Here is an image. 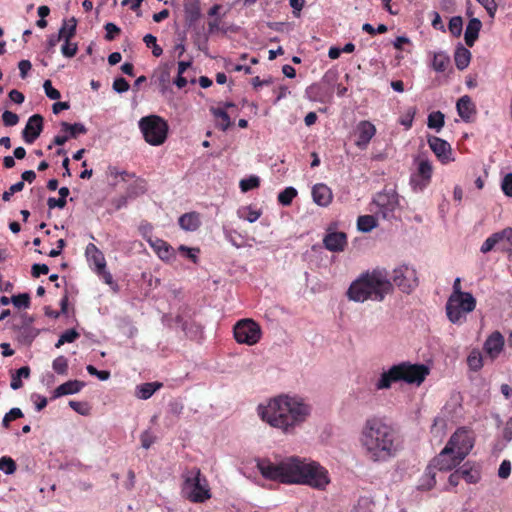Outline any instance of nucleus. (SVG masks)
Listing matches in <instances>:
<instances>
[{
    "label": "nucleus",
    "instance_id": "1",
    "mask_svg": "<svg viewBox=\"0 0 512 512\" xmlns=\"http://www.w3.org/2000/svg\"><path fill=\"white\" fill-rule=\"evenodd\" d=\"M257 467L264 478L283 484L307 485L324 491L331 482L328 470L307 458L291 456L279 463L264 459L258 462Z\"/></svg>",
    "mask_w": 512,
    "mask_h": 512
},
{
    "label": "nucleus",
    "instance_id": "2",
    "mask_svg": "<svg viewBox=\"0 0 512 512\" xmlns=\"http://www.w3.org/2000/svg\"><path fill=\"white\" fill-rule=\"evenodd\" d=\"M359 441L366 458L374 463L387 462L402 450L398 431L378 417L365 421Z\"/></svg>",
    "mask_w": 512,
    "mask_h": 512
},
{
    "label": "nucleus",
    "instance_id": "3",
    "mask_svg": "<svg viewBox=\"0 0 512 512\" xmlns=\"http://www.w3.org/2000/svg\"><path fill=\"white\" fill-rule=\"evenodd\" d=\"M259 417L286 434L294 433L309 417L311 407L298 397L280 395L257 407Z\"/></svg>",
    "mask_w": 512,
    "mask_h": 512
},
{
    "label": "nucleus",
    "instance_id": "4",
    "mask_svg": "<svg viewBox=\"0 0 512 512\" xmlns=\"http://www.w3.org/2000/svg\"><path fill=\"white\" fill-rule=\"evenodd\" d=\"M393 290L392 283L388 279L385 270L374 269L372 272L363 273L352 282L347 295L356 302H364L368 299L382 301Z\"/></svg>",
    "mask_w": 512,
    "mask_h": 512
},
{
    "label": "nucleus",
    "instance_id": "5",
    "mask_svg": "<svg viewBox=\"0 0 512 512\" xmlns=\"http://www.w3.org/2000/svg\"><path fill=\"white\" fill-rule=\"evenodd\" d=\"M429 374V369L424 364H412L401 362L384 371L378 379L375 387L377 390L389 389L392 383L404 381L408 384L420 385Z\"/></svg>",
    "mask_w": 512,
    "mask_h": 512
},
{
    "label": "nucleus",
    "instance_id": "6",
    "mask_svg": "<svg viewBox=\"0 0 512 512\" xmlns=\"http://www.w3.org/2000/svg\"><path fill=\"white\" fill-rule=\"evenodd\" d=\"M182 495L192 503H204L211 498L208 480L199 468H192L183 475Z\"/></svg>",
    "mask_w": 512,
    "mask_h": 512
},
{
    "label": "nucleus",
    "instance_id": "7",
    "mask_svg": "<svg viewBox=\"0 0 512 512\" xmlns=\"http://www.w3.org/2000/svg\"><path fill=\"white\" fill-rule=\"evenodd\" d=\"M138 125L144 140L152 146L162 145L168 137L169 125L161 116H144Z\"/></svg>",
    "mask_w": 512,
    "mask_h": 512
},
{
    "label": "nucleus",
    "instance_id": "8",
    "mask_svg": "<svg viewBox=\"0 0 512 512\" xmlns=\"http://www.w3.org/2000/svg\"><path fill=\"white\" fill-rule=\"evenodd\" d=\"M465 296H449L446 302V314L453 324H462L466 321V315L476 308V299L471 293Z\"/></svg>",
    "mask_w": 512,
    "mask_h": 512
},
{
    "label": "nucleus",
    "instance_id": "9",
    "mask_svg": "<svg viewBox=\"0 0 512 512\" xmlns=\"http://www.w3.org/2000/svg\"><path fill=\"white\" fill-rule=\"evenodd\" d=\"M234 338L239 344L255 345L261 339V327L252 319L239 320L233 328Z\"/></svg>",
    "mask_w": 512,
    "mask_h": 512
},
{
    "label": "nucleus",
    "instance_id": "10",
    "mask_svg": "<svg viewBox=\"0 0 512 512\" xmlns=\"http://www.w3.org/2000/svg\"><path fill=\"white\" fill-rule=\"evenodd\" d=\"M446 446L464 460L474 446V439L467 428L460 427L451 435Z\"/></svg>",
    "mask_w": 512,
    "mask_h": 512
},
{
    "label": "nucleus",
    "instance_id": "11",
    "mask_svg": "<svg viewBox=\"0 0 512 512\" xmlns=\"http://www.w3.org/2000/svg\"><path fill=\"white\" fill-rule=\"evenodd\" d=\"M462 461L463 459L459 455L453 453L450 447L445 445L440 453L431 460L429 466L435 471L448 472L458 467Z\"/></svg>",
    "mask_w": 512,
    "mask_h": 512
},
{
    "label": "nucleus",
    "instance_id": "12",
    "mask_svg": "<svg viewBox=\"0 0 512 512\" xmlns=\"http://www.w3.org/2000/svg\"><path fill=\"white\" fill-rule=\"evenodd\" d=\"M433 167L428 159H419L417 170L410 177V185L414 191H423L431 182Z\"/></svg>",
    "mask_w": 512,
    "mask_h": 512
},
{
    "label": "nucleus",
    "instance_id": "13",
    "mask_svg": "<svg viewBox=\"0 0 512 512\" xmlns=\"http://www.w3.org/2000/svg\"><path fill=\"white\" fill-rule=\"evenodd\" d=\"M393 281L404 293H410L418 285L416 271L407 265L394 269Z\"/></svg>",
    "mask_w": 512,
    "mask_h": 512
},
{
    "label": "nucleus",
    "instance_id": "14",
    "mask_svg": "<svg viewBox=\"0 0 512 512\" xmlns=\"http://www.w3.org/2000/svg\"><path fill=\"white\" fill-rule=\"evenodd\" d=\"M373 203L379 208V213L386 218L398 204L397 194L393 190H384L375 195Z\"/></svg>",
    "mask_w": 512,
    "mask_h": 512
},
{
    "label": "nucleus",
    "instance_id": "15",
    "mask_svg": "<svg viewBox=\"0 0 512 512\" xmlns=\"http://www.w3.org/2000/svg\"><path fill=\"white\" fill-rule=\"evenodd\" d=\"M44 118L40 114H34L28 118L22 131V138L27 144H33L40 136L44 127Z\"/></svg>",
    "mask_w": 512,
    "mask_h": 512
},
{
    "label": "nucleus",
    "instance_id": "16",
    "mask_svg": "<svg viewBox=\"0 0 512 512\" xmlns=\"http://www.w3.org/2000/svg\"><path fill=\"white\" fill-rule=\"evenodd\" d=\"M355 134V145L359 149L365 150L376 134V127L370 121L362 120L357 124Z\"/></svg>",
    "mask_w": 512,
    "mask_h": 512
},
{
    "label": "nucleus",
    "instance_id": "17",
    "mask_svg": "<svg viewBox=\"0 0 512 512\" xmlns=\"http://www.w3.org/2000/svg\"><path fill=\"white\" fill-rule=\"evenodd\" d=\"M428 144L440 162L446 164L452 160V149L447 141L436 136H431L428 138Z\"/></svg>",
    "mask_w": 512,
    "mask_h": 512
},
{
    "label": "nucleus",
    "instance_id": "18",
    "mask_svg": "<svg viewBox=\"0 0 512 512\" xmlns=\"http://www.w3.org/2000/svg\"><path fill=\"white\" fill-rule=\"evenodd\" d=\"M505 340L499 331H494L486 339L483 350L491 358L496 359L504 348Z\"/></svg>",
    "mask_w": 512,
    "mask_h": 512
},
{
    "label": "nucleus",
    "instance_id": "19",
    "mask_svg": "<svg viewBox=\"0 0 512 512\" xmlns=\"http://www.w3.org/2000/svg\"><path fill=\"white\" fill-rule=\"evenodd\" d=\"M323 244L331 252H342L347 246V235L344 232L328 231Z\"/></svg>",
    "mask_w": 512,
    "mask_h": 512
},
{
    "label": "nucleus",
    "instance_id": "20",
    "mask_svg": "<svg viewBox=\"0 0 512 512\" xmlns=\"http://www.w3.org/2000/svg\"><path fill=\"white\" fill-rule=\"evenodd\" d=\"M313 201L321 207H327L333 200L331 189L324 183H317L312 187Z\"/></svg>",
    "mask_w": 512,
    "mask_h": 512
},
{
    "label": "nucleus",
    "instance_id": "21",
    "mask_svg": "<svg viewBox=\"0 0 512 512\" xmlns=\"http://www.w3.org/2000/svg\"><path fill=\"white\" fill-rule=\"evenodd\" d=\"M85 256L90 266H94V271L103 270L106 267V260L103 252L93 243H89L85 249Z\"/></svg>",
    "mask_w": 512,
    "mask_h": 512
},
{
    "label": "nucleus",
    "instance_id": "22",
    "mask_svg": "<svg viewBox=\"0 0 512 512\" xmlns=\"http://www.w3.org/2000/svg\"><path fill=\"white\" fill-rule=\"evenodd\" d=\"M458 472L461 479L468 484H476L481 480L480 466L475 463H471L469 461L464 463L458 468Z\"/></svg>",
    "mask_w": 512,
    "mask_h": 512
},
{
    "label": "nucleus",
    "instance_id": "23",
    "mask_svg": "<svg viewBox=\"0 0 512 512\" xmlns=\"http://www.w3.org/2000/svg\"><path fill=\"white\" fill-rule=\"evenodd\" d=\"M149 243L161 260L171 261L175 258V250L168 242L156 238L155 240H150Z\"/></svg>",
    "mask_w": 512,
    "mask_h": 512
},
{
    "label": "nucleus",
    "instance_id": "24",
    "mask_svg": "<svg viewBox=\"0 0 512 512\" xmlns=\"http://www.w3.org/2000/svg\"><path fill=\"white\" fill-rule=\"evenodd\" d=\"M201 17V7L198 1H190L184 4V18L188 27H192Z\"/></svg>",
    "mask_w": 512,
    "mask_h": 512
},
{
    "label": "nucleus",
    "instance_id": "25",
    "mask_svg": "<svg viewBox=\"0 0 512 512\" xmlns=\"http://www.w3.org/2000/svg\"><path fill=\"white\" fill-rule=\"evenodd\" d=\"M178 224L185 231H196L201 225L200 214L195 211L185 213L179 217Z\"/></svg>",
    "mask_w": 512,
    "mask_h": 512
},
{
    "label": "nucleus",
    "instance_id": "26",
    "mask_svg": "<svg viewBox=\"0 0 512 512\" xmlns=\"http://www.w3.org/2000/svg\"><path fill=\"white\" fill-rule=\"evenodd\" d=\"M482 23L478 18H472L469 20L465 30V43L467 46L472 47L475 41L478 39Z\"/></svg>",
    "mask_w": 512,
    "mask_h": 512
},
{
    "label": "nucleus",
    "instance_id": "27",
    "mask_svg": "<svg viewBox=\"0 0 512 512\" xmlns=\"http://www.w3.org/2000/svg\"><path fill=\"white\" fill-rule=\"evenodd\" d=\"M84 382L79 380H69L59 385L54 390V397H61L64 395H70L79 392L84 387Z\"/></svg>",
    "mask_w": 512,
    "mask_h": 512
},
{
    "label": "nucleus",
    "instance_id": "28",
    "mask_svg": "<svg viewBox=\"0 0 512 512\" xmlns=\"http://www.w3.org/2000/svg\"><path fill=\"white\" fill-rule=\"evenodd\" d=\"M457 111L463 120L470 119L475 112V106L469 96L465 95L457 101Z\"/></svg>",
    "mask_w": 512,
    "mask_h": 512
},
{
    "label": "nucleus",
    "instance_id": "29",
    "mask_svg": "<svg viewBox=\"0 0 512 512\" xmlns=\"http://www.w3.org/2000/svg\"><path fill=\"white\" fill-rule=\"evenodd\" d=\"M436 485V471L429 465L426 467L423 476L420 479L418 489L429 491Z\"/></svg>",
    "mask_w": 512,
    "mask_h": 512
},
{
    "label": "nucleus",
    "instance_id": "30",
    "mask_svg": "<svg viewBox=\"0 0 512 512\" xmlns=\"http://www.w3.org/2000/svg\"><path fill=\"white\" fill-rule=\"evenodd\" d=\"M470 59L471 53L467 48L460 46L456 49L454 60L455 65L459 70H464L465 68H467L470 63Z\"/></svg>",
    "mask_w": 512,
    "mask_h": 512
},
{
    "label": "nucleus",
    "instance_id": "31",
    "mask_svg": "<svg viewBox=\"0 0 512 512\" xmlns=\"http://www.w3.org/2000/svg\"><path fill=\"white\" fill-rule=\"evenodd\" d=\"M147 192V182L142 178H137L132 184L129 185L126 191L128 198H136Z\"/></svg>",
    "mask_w": 512,
    "mask_h": 512
},
{
    "label": "nucleus",
    "instance_id": "32",
    "mask_svg": "<svg viewBox=\"0 0 512 512\" xmlns=\"http://www.w3.org/2000/svg\"><path fill=\"white\" fill-rule=\"evenodd\" d=\"M162 387L161 383L149 382L137 387V397L143 400L149 399L158 389Z\"/></svg>",
    "mask_w": 512,
    "mask_h": 512
},
{
    "label": "nucleus",
    "instance_id": "33",
    "mask_svg": "<svg viewBox=\"0 0 512 512\" xmlns=\"http://www.w3.org/2000/svg\"><path fill=\"white\" fill-rule=\"evenodd\" d=\"M77 22L74 17L68 21H64L62 27L59 30L58 40H70L76 33Z\"/></svg>",
    "mask_w": 512,
    "mask_h": 512
},
{
    "label": "nucleus",
    "instance_id": "34",
    "mask_svg": "<svg viewBox=\"0 0 512 512\" xmlns=\"http://www.w3.org/2000/svg\"><path fill=\"white\" fill-rule=\"evenodd\" d=\"M61 130L68 133L69 139H75L79 135L87 133V128L82 123L70 124L68 122H61Z\"/></svg>",
    "mask_w": 512,
    "mask_h": 512
},
{
    "label": "nucleus",
    "instance_id": "35",
    "mask_svg": "<svg viewBox=\"0 0 512 512\" xmlns=\"http://www.w3.org/2000/svg\"><path fill=\"white\" fill-rule=\"evenodd\" d=\"M499 236L498 240V249L501 251H511L512 250V228H505L499 232H497Z\"/></svg>",
    "mask_w": 512,
    "mask_h": 512
},
{
    "label": "nucleus",
    "instance_id": "36",
    "mask_svg": "<svg viewBox=\"0 0 512 512\" xmlns=\"http://www.w3.org/2000/svg\"><path fill=\"white\" fill-rule=\"evenodd\" d=\"M30 376V368L28 366H23L16 370L11 375V383L10 386L13 390H17L23 386L22 378H28Z\"/></svg>",
    "mask_w": 512,
    "mask_h": 512
},
{
    "label": "nucleus",
    "instance_id": "37",
    "mask_svg": "<svg viewBox=\"0 0 512 512\" xmlns=\"http://www.w3.org/2000/svg\"><path fill=\"white\" fill-rule=\"evenodd\" d=\"M239 218L247 220L250 223L257 221L261 216V211L251 206L241 207L237 212Z\"/></svg>",
    "mask_w": 512,
    "mask_h": 512
},
{
    "label": "nucleus",
    "instance_id": "38",
    "mask_svg": "<svg viewBox=\"0 0 512 512\" xmlns=\"http://www.w3.org/2000/svg\"><path fill=\"white\" fill-rule=\"evenodd\" d=\"M11 304L18 310H25L30 307L31 297L28 293H21L11 297Z\"/></svg>",
    "mask_w": 512,
    "mask_h": 512
},
{
    "label": "nucleus",
    "instance_id": "39",
    "mask_svg": "<svg viewBox=\"0 0 512 512\" xmlns=\"http://www.w3.org/2000/svg\"><path fill=\"white\" fill-rule=\"evenodd\" d=\"M211 112L216 118L220 119L219 127L222 131H226L231 126L230 116L225 109L212 108Z\"/></svg>",
    "mask_w": 512,
    "mask_h": 512
},
{
    "label": "nucleus",
    "instance_id": "40",
    "mask_svg": "<svg viewBox=\"0 0 512 512\" xmlns=\"http://www.w3.org/2000/svg\"><path fill=\"white\" fill-rule=\"evenodd\" d=\"M444 114L440 111L432 112L428 115L427 125L431 129L439 131L445 123Z\"/></svg>",
    "mask_w": 512,
    "mask_h": 512
},
{
    "label": "nucleus",
    "instance_id": "41",
    "mask_svg": "<svg viewBox=\"0 0 512 512\" xmlns=\"http://www.w3.org/2000/svg\"><path fill=\"white\" fill-rule=\"evenodd\" d=\"M357 227L362 232H369L376 227V220L372 215H362L357 219Z\"/></svg>",
    "mask_w": 512,
    "mask_h": 512
},
{
    "label": "nucleus",
    "instance_id": "42",
    "mask_svg": "<svg viewBox=\"0 0 512 512\" xmlns=\"http://www.w3.org/2000/svg\"><path fill=\"white\" fill-rule=\"evenodd\" d=\"M297 196V190L294 187H287L278 195V202L283 206H289Z\"/></svg>",
    "mask_w": 512,
    "mask_h": 512
},
{
    "label": "nucleus",
    "instance_id": "43",
    "mask_svg": "<svg viewBox=\"0 0 512 512\" xmlns=\"http://www.w3.org/2000/svg\"><path fill=\"white\" fill-rule=\"evenodd\" d=\"M467 364L473 371L480 370L483 367V358L481 353L477 350H473L467 358Z\"/></svg>",
    "mask_w": 512,
    "mask_h": 512
},
{
    "label": "nucleus",
    "instance_id": "44",
    "mask_svg": "<svg viewBox=\"0 0 512 512\" xmlns=\"http://www.w3.org/2000/svg\"><path fill=\"white\" fill-rule=\"evenodd\" d=\"M260 186V179L258 176L252 175L248 178L242 179L239 183V187L242 192H248L252 189Z\"/></svg>",
    "mask_w": 512,
    "mask_h": 512
},
{
    "label": "nucleus",
    "instance_id": "45",
    "mask_svg": "<svg viewBox=\"0 0 512 512\" xmlns=\"http://www.w3.org/2000/svg\"><path fill=\"white\" fill-rule=\"evenodd\" d=\"M450 60L443 54H435L432 62L433 69L437 72L446 71Z\"/></svg>",
    "mask_w": 512,
    "mask_h": 512
},
{
    "label": "nucleus",
    "instance_id": "46",
    "mask_svg": "<svg viewBox=\"0 0 512 512\" xmlns=\"http://www.w3.org/2000/svg\"><path fill=\"white\" fill-rule=\"evenodd\" d=\"M79 337V333L74 329L66 330L62 333L55 344L56 348H60L65 343H72Z\"/></svg>",
    "mask_w": 512,
    "mask_h": 512
},
{
    "label": "nucleus",
    "instance_id": "47",
    "mask_svg": "<svg viewBox=\"0 0 512 512\" xmlns=\"http://www.w3.org/2000/svg\"><path fill=\"white\" fill-rule=\"evenodd\" d=\"M143 41L147 47L152 48V54L155 57H159L162 55L163 49L157 44V39L154 35H152V34L145 35L143 38Z\"/></svg>",
    "mask_w": 512,
    "mask_h": 512
},
{
    "label": "nucleus",
    "instance_id": "48",
    "mask_svg": "<svg viewBox=\"0 0 512 512\" xmlns=\"http://www.w3.org/2000/svg\"><path fill=\"white\" fill-rule=\"evenodd\" d=\"M462 28L463 21L460 16H454L450 19L448 29L453 36L459 37L462 33Z\"/></svg>",
    "mask_w": 512,
    "mask_h": 512
},
{
    "label": "nucleus",
    "instance_id": "49",
    "mask_svg": "<svg viewBox=\"0 0 512 512\" xmlns=\"http://www.w3.org/2000/svg\"><path fill=\"white\" fill-rule=\"evenodd\" d=\"M52 368L57 374L65 375L68 371V360L64 356H58L53 360Z\"/></svg>",
    "mask_w": 512,
    "mask_h": 512
},
{
    "label": "nucleus",
    "instance_id": "50",
    "mask_svg": "<svg viewBox=\"0 0 512 512\" xmlns=\"http://www.w3.org/2000/svg\"><path fill=\"white\" fill-rule=\"evenodd\" d=\"M498 238H499V236L497 235V232L493 233L491 236H489L484 241V243L482 244V246L480 248V251L485 254V253L490 252L494 248L498 249V243H499Z\"/></svg>",
    "mask_w": 512,
    "mask_h": 512
},
{
    "label": "nucleus",
    "instance_id": "51",
    "mask_svg": "<svg viewBox=\"0 0 512 512\" xmlns=\"http://www.w3.org/2000/svg\"><path fill=\"white\" fill-rule=\"evenodd\" d=\"M18 122H19V116L16 113L9 111V110H5L2 113V123L5 126L12 127V126L17 125Z\"/></svg>",
    "mask_w": 512,
    "mask_h": 512
},
{
    "label": "nucleus",
    "instance_id": "52",
    "mask_svg": "<svg viewBox=\"0 0 512 512\" xmlns=\"http://www.w3.org/2000/svg\"><path fill=\"white\" fill-rule=\"evenodd\" d=\"M23 417V413L20 408H12L8 413L5 414L2 419V426L8 427L11 421Z\"/></svg>",
    "mask_w": 512,
    "mask_h": 512
},
{
    "label": "nucleus",
    "instance_id": "53",
    "mask_svg": "<svg viewBox=\"0 0 512 512\" xmlns=\"http://www.w3.org/2000/svg\"><path fill=\"white\" fill-rule=\"evenodd\" d=\"M43 88H44L46 96L48 98H50L51 100L60 99V97H61L60 92L52 86V82L50 80H45V82L43 84Z\"/></svg>",
    "mask_w": 512,
    "mask_h": 512
},
{
    "label": "nucleus",
    "instance_id": "54",
    "mask_svg": "<svg viewBox=\"0 0 512 512\" xmlns=\"http://www.w3.org/2000/svg\"><path fill=\"white\" fill-rule=\"evenodd\" d=\"M78 47L76 43H71L70 40H65L61 48V52L65 57L71 58L76 55Z\"/></svg>",
    "mask_w": 512,
    "mask_h": 512
},
{
    "label": "nucleus",
    "instance_id": "55",
    "mask_svg": "<svg viewBox=\"0 0 512 512\" xmlns=\"http://www.w3.org/2000/svg\"><path fill=\"white\" fill-rule=\"evenodd\" d=\"M17 465L15 461L8 456H2V472L6 474H13L16 471Z\"/></svg>",
    "mask_w": 512,
    "mask_h": 512
},
{
    "label": "nucleus",
    "instance_id": "56",
    "mask_svg": "<svg viewBox=\"0 0 512 512\" xmlns=\"http://www.w3.org/2000/svg\"><path fill=\"white\" fill-rule=\"evenodd\" d=\"M178 250L181 253H183L187 258H189L193 263H197V254L200 252L198 248H189L185 245H180Z\"/></svg>",
    "mask_w": 512,
    "mask_h": 512
},
{
    "label": "nucleus",
    "instance_id": "57",
    "mask_svg": "<svg viewBox=\"0 0 512 512\" xmlns=\"http://www.w3.org/2000/svg\"><path fill=\"white\" fill-rule=\"evenodd\" d=\"M105 30H106V35H105V38L108 40V41H112L115 39L116 36H118L121 32L120 28L115 25L114 23H106L105 26H104Z\"/></svg>",
    "mask_w": 512,
    "mask_h": 512
},
{
    "label": "nucleus",
    "instance_id": "58",
    "mask_svg": "<svg viewBox=\"0 0 512 512\" xmlns=\"http://www.w3.org/2000/svg\"><path fill=\"white\" fill-rule=\"evenodd\" d=\"M87 372L92 375L96 376L102 381L108 380L110 378V372L107 370H98L93 365H88L86 367Z\"/></svg>",
    "mask_w": 512,
    "mask_h": 512
},
{
    "label": "nucleus",
    "instance_id": "59",
    "mask_svg": "<svg viewBox=\"0 0 512 512\" xmlns=\"http://www.w3.org/2000/svg\"><path fill=\"white\" fill-rule=\"evenodd\" d=\"M23 188H24V182L23 181H19V182L13 184L9 188L8 191H5L4 193H2V200L9 201L13 194L22 191Z\"/></svg>",
    "mask_w": 512,
    "mask_h": 512
},
{
    "label": "nucleus",
    "instance_id": "60",
    "mask_svg": "<svg viewBox=\"0 0 512 512\" xmlns=\"http://www.w3.org/2000/svg\"><path fill=\"white\" fill-rule=\"evenodd\" d=\"M130 88L129 83L123 77H118L113 82V89L118 93L127 92Z\"/></svg>",
    "mask_w": 512,
    "mask_h": 512
},
{
    "label": "nucleus",
    "instance_id": "61",
    "mask_svg": "<svg viewBox=\"0 0 512 512\" xmlns=\"http://www.w3.org/2000/svg\"><path fill=\"white\" fill-rule=\"evenodd\" d=\"M501 188L506 196L512 197V173H508L503 178Z\"/></svg>",
    "mask_w": 512,
    "mask_h": 512
},
{
    "label": "nucleus",
    "instance_id": "62",
    "mask_svg": "<svg viewBox=\"0 0 512 512\" xmlns=\"http://www.w3.org/2000/svg\"><path fill=\"white\" fill-rule=\"evenodd\" d=\"M511 473V463L509 460H503L498 469V476L502 479H506Z\"/></svg>",
    "mask_w": 512,
    "mask_h": 512
},
{
    "label": "nucleus",
    "instance_id": "63",
    "mask_svg": "<svg viewBox=\"0 0 512 512\" xmlns=\"http://www.w3.org/2000/svg\"><path fill=\"white\" fill-rule=\"evenodd\" d=\"M49 272V267L46 264H33L31 268V274L34 278L40 277V275H46Z\"/></svg>",
    "mask_w": 512,
    "mask_h": 512
},
{
    "label": "nucleus",
    "instance_id": "64",
    "mask_svg": "<svg viewBox=\"0 0 512 512\" xmlns=\"http://www.w3.org/2000/svg\"><path fill=\"white\" fill-rule=\"evenodd\" d=\"M460 480H461V476L458 472V469H456L449 475L448 485H446L443 489L445 491H449L450 487H456L460 483Z\"/></svg>",
    "mask_w": 512,
    "mask_h": 512
}]
</instances>
